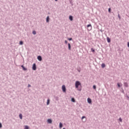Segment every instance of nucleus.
<instances>
[{
    "label": "nucleus",
    "mask_w": 129,
    "mask_h": 129,
    "mask_svg": "<svg viewBox=\"0 0 129 129\" xmlns=\"http://www.w3.org/2000/svg\"><path fill=\"white\" fill-rule=\"evenodd\" d=\"M79 86H81V83H80V82L77 81L75 83V87H76V88L78 89V90L79 91H81V90H82L81 88L78 89V87Z\"/></svg>",
    "instance_id": "1"
},
{
    "label": "nucleus",
    "mask_w": 129,
    "mask_h": 129,
    "mask_svg": "<svg viewBox=\"0 0 129 129\" xmlns=\"http://www.w3.org/2000/svg\"><path fill=\"white\" fill-rule=\"evenodd\" d=\"M87 28H88V30L89 31H91V30L92 29V26H91V24H88L87 26Z\"/></svg>",
    "instance_id": "2"
},
{
    "label": "nucleus",
    "mask_w": 129,
    "mask_h": 129,
    "mask_svg": "<svg viewBox=\"0 0 129 129\" xmlns=\"http://www.w3.org/2000/svg\"><path fill=\"white\" fill-rule=\"evenodd\" d=\"M61 88L63 92H66V87H65V85H62Z\"/></svg>",
    "instance_id": "3"
},
{
    "label": "nucleus",
    "mask_w": 129,
    "mask_h": 129,
    "mask_svg": "<svg viewBox=\"0 0 129 129\" xmlns=\"http://www.w3.org/2000/svg\"><path fill=\"white\" fill-rule=\"evenodd\" d=\"M32 69H33V70H36V63H34L33 64Z\"/></svg>",
    "instance_id": "4"
},
{
    "label": "nucleus",
    "mask_w": 129,
    "mask_h": 129,
    "mask_svg": "<svg viewBox=\"0 0 129 129\" xmlns=\"http://www.w3.org/2000/svg\"><path fill=\"white\" fill-rule=\"evenodd\" d=\"M87 101H88V103H89L90 104H91V102H92V101H91V99L89 98L87 99Z\"/></svg>",
    "instance_id": "5"
},
{
    "label": "nucleus",
    "mask_w": 129,
    "mask_h": 129,
    "mask_svg": "<svg viewBox=\"0 0 129 129\" xmlns=\"http://www.w3.org/2000/svg\"><path fill=\"white\" fill-rule=\"evenodd\" d=\"M37 59H38V60H39V61H42V56H38V57H37Z\"/></svg>",
    "instance_id": "6"
},
{
    "label": "nucleus",
    "mask_w": 129,
    "mask_h": 129,
    "mask_svg": "<svg viewBox=\"0 0 129 129\" xmlns=\"http://www.w3.org/2000/svg\"><path fill=\"white\" fill-rule=\"evenodd\" d=\"M69 19L70 20V21H73V17L72 16H70Z\"/></svg>",
    "instance_id": "7"
},
{
    "label": "nucleus",
    "mask_w": 129,
    "mask_h": 129,
    "mask_svg": "<svg viewBox=\"0 0 129 129\" xmlns=\"http://www.w3.org/2000/svg\"><path fill=\"white\" fill-rule=\"evenodd\" d=\"M124 86L125 87H128V84H127V83H124Z\"/></svg>",
    "instance_id": "8"
},
{
    "label": "nucleus",
    "mask_w": 129,
    "mask_h": 129,
    "mask_svg": "<svg viewBox=\"0 0 129 129\" xmlns=\"http://www.w3.org/2000/svg\"><path fill=\"white\" fill-rule=\"evenodd\" d=\"M47 122H48V123H52V120L50 119H48L47 120Z\"/></svg>",
    "instance_id": "9"
},
{
    "label": "nucleus",
    "mask_w": 129,
    "mask_h": 129,
    "mask_svg": "<svg viewBox=\"0 0 129 129\" xmlns=\"http://www.w3.org/2000/svg\"><path fill=\"white\" fill-rule=\"evenodd\" d=\"M107 41L108 43H110V38H109V37H107Z\"/></svg>",
    "instance_id": "10"
},
{
    "label": "nucleus",
    "mask_w": 129,
    "mask_h": 129,
    "mask_svg": "<svg viewBox=\"0 0 129 129\" xmlns=\"http://www.w3.org/2000/svg\"><path fill=\"white\" fill-rule=\"evenodd\" d=\"M69 50H71V45L70 43H68Z\"/></svg>",
    "instance_id": "11"
},
{
    "label": "nucleus",
    "mask_w": 129,
    "mask_h": 129,
    "mask_svg": "<svg viewBox=\"0 0 129 129\" xmlns=\"http://www.w3.org/2000/svg\"><path fill=\"white\" fill-rule=\"evenodd\" d=\"M19 117H20V119H23V115L22 114H20Z\"/></svg>",
    "instance_id": "12"
},
{
    "label": "nucleus",
    "mask_w": 129,
    "mask_h": 129,
    "mask_svg": "<svg viewBox=\"0 0 129 129\" xmlns=\"http://www.w3.org/2000/svg\"><path fill=\"white\" fill-rule=\"evenodd\" d=\"M63 126V124L62 123H59V128H61V127Z\"/></svg>",
    "instance_id": "13"
},
{
    "label": "nucleus",
    "mask_w": 129,
    "mask_h": 129,
    "mask_svg": "<svg viewBox=\"0 0 129 129\" xmlns=\"http://www.w3.org/2000/svg\"><path fill=\"white\" fill-rule=\"evenodd\" d=\"M49 104H50V99H47V105H49Z\"/></svg>",
    "instance_id": "14"
},
{
    "label": "nucleus",
    "mask_w": 129,
    "mask_h": 129,
    "mask_svg": "<svg viewBox=\"0 0 129 129\" xmlns=\"http://www.w3.org/2000/svg\"><path fill=\"white\" fill-rule=\"evenodd\" d=\"M102 68H104L105 67V64L102 63L101 65Z\"/></svg>",
    "instance_id": "15"
},
{
    "label": "nucleus",
    "mask_w": 129,
    "mask_h": 129,
    "mask_svg": "<svg viewBox=\"0 0 129 129\" xmlns=\"http://www.w3.org/2000/svg\"><path fill=\"white\" fill-rule=\"evenodd\" d=\"M22 68H23V70L26 71L27 69L26 68L24 67V66H21Z\"/></svg>",
    "instance_id": "16"
},
{
    "label": "nucleus",
    "mask_w": 129,
    "mask_h": 129,
    "mask_svg": "<svg viewBox=\"0 0 129 129\" xmlns=\"http://www.w3.org/2000/svg\"><path fill=\"white\" fill-rule=\"evenodd\" d=\"M71 101L72 102H75V99H74V98H72Z\"/></svg>",
    "instance_id": "17"
},
{
    "label": "nucleus",
    "mask_w": 129,
    "mask_h": 129,
    "mask_svg": "<svg viewBox=\"0 0 129 129\" xmlns=\"http://www.w3.org/2000/svg\"><path fill=\"white\" fill-rule=\"evenodd\" d=\"M46 22L47 23H49V16H48L46 18Z\"/></svg>",
    "instance_id": "18"
},
{
    "label": "nucleus",
    "mask_w": 129,
    "mask_h": 129,
    "mask_svg": "<svg viewBox=\"0 0 129 129\" xmlns=\"http://www.w3.org/2000/svg\"><path fill=\"white\" fill-rule=\"evenodd\" d=\"M20 45H23V44H24V42L22 41H20V43H19Z\"/></svg>",
    "instance_id": "19"
},
{
    "label": "nucleus",
    "mask_w": 129,
    "mask_h": 129,
    "mask_svg": "<svg viewBox=\"0 0 129 129\" xmlns=\"http://www.w3.org/2000/svg\"><path fill=\"white\" fill-rule=\"evenodd\" d=\"M119 120L120 121V122H122V119H121V118H119Z\"/></svg>",
    "instance_id": "20"
},
{
    "label": "nucleus",
    "mask_w": 129,
    "mask_h": 129,
    "mask_svg": "<svg viewBox=\"0 0 129 129\" xmlns=\"http://www.w3.org/2000/svg\"><path fill=\"white\" fill-rule=\"evenodd\" d=\"M25 129H29V126H25Z\"/></svg>",
    "instance_id": "21"
},
{
    "label": "nucleus",
    "mask_w": 129,
    "mask_h": 129,
    "mask_svg": "<svg viewBox=\"0 0 129 129\" xmlns=\"http://www.w3.org/2000/svg\"><path fill=\"white\" fill-rule=\"evenodd\" d=\"M93 88L94 89H96V86H95V85H94L93 86Z\"/></svg>",
    "instance_id": "22"
},
{
    "label": "nucleus",
    "mask_w": 129,
    "mask_h": 129,
    "mask_svg": "<svg viewBox=\"0 0 129 129\" xmlns=\"http://www.w3.org/2000/svg\"><path fill=\"white\" fill-rule=\"evenodd\" d=\"M32 33L33 35H36V31L34 30Z\"/></svg>",
    "instance_id": "23"
},
{
    "label": "nucleus",
    "mask_w": 129,
    "mask_h": 129,
    "mask_svg": "<svg viewBox=\"0 0 129 129\" xmlns=\"http://www.w3.org/2000/svg\"><path fill=\"white\" fill-rule=\"evenodd\" d=\"M110 11H111V9L110 8H109L108 9L109 13H110Z\"/></svg>",
    "instance_id": "24"
},
{
    "label": "nucleus",
    "mask_w": 129,
    "mask_h": 129,
    "mask_svg": "<svg viewBox=\"0 0 129 129\" xmlns=\"http://www.w3.org/2000/svg\"><path fill=\"white\" fill-rule=\"evenodd\" d=\"M118 17L119 18V20H120V15H119V14L118 15Z\"/></svg>",
    "instance_id": "25"
},
{
    "label": "nucleus",
    "mask_w": 129,
    "mask_h": 129,
    "mask_svg": "<svg viewBox=\"0 0 129 129\" xmlns=\"http://www.w3.org/2000/svg\"><path fill=\"white\" fill-rule=\"evenodd\" d=\"M68 40H69V41H72V38H68Z\"/></svg>",
    "instance_id": "26"
},
{
    "label": "nucleus",
    "mask_w": 129,
    "mask_h": 129,
    "mask_svg": "<svg viewBox=\"0 0 129 129\" xmlns=\"http://www.w3.org/2000/svg\"><path fill=\"white\" fill-rule=\"evenodd\" d=\"M117 86H118V87H120V85H119V83L117 84Z\"/></svg>",
    "instance_id": "27"
},
{
    "label": "nucleus",
    "mask_w": 129,
    "mask_h": 129,
    "mask_svg": "<svg viewBox=\"0 0 129 129\" xmlns=\"http://www.w3.org/2000/svg\"><path fill=\"white\" fill-rule=\"evenodd\" d=\"M2 123H0V128H2Z\"/></svg>",
    "instance_id": "28"
},
{
    "label": "nucleus",
    "mask_w": 129,
    "mask_h": 129,
    "mask_svg": "<svg viewBox=\"0 0 129 129\" xmlns=\"http://www.w3.org/2000/svg\"><path fill=\"white\" fill-rule=\"evenodd\" d=\"M83 118H85V116H83L82 117V119H83Z\"/></svg>",
    "instance_id": "29"
},
{
    "label": "nucleus",
    "mask_w": 129,
    "mask_h": 129,
    "mask_svg": "<svg viewBox=\"0 0 129 129\" xmlns=\"http://www.w3.org/2000/svg\"><path fill=\"white\" fill-rule=\"evenodd\" d=\"M64 42H65V43H66V44H67V43H68V42H67V40H65Z\"/></svg>",
    "instance_id": "30"
},
{
    "label": "nucleus",
    "mask_w": 129,
    "mask_h": 129,
    "mask_svg": "<svg viewBox=\"0 0 129 129\" xmlns=\"http://www.w3.org/2000/svg\"><path fill=\"white\" fill-rule=\"evenodd\" d=\"M28 87H31V85H28Z\"/></svg>",
    "instance_id": "31"
},
{
    "label": "nucleus",
    "mask_w": 129,
    "mask_h": 129,
    "mask_svg": "<svg viewBox=\"0 0 129 129\" xmlns=\"http://www.w3.org/2000/svg\"><path fill=\"white\" fill-rule=\"evenodd\" d=\"M127 46L129 47V42H128V43H127Z\"/></svg>",
    "instance_id": "32"
},
{
    "label": "nucleus",
    "mask_w": 129,
    "mask_h": 129,
    "mask_svg": "<svg viewBox=\"0 0 129 129\" xmlns=\"http://www.w3.org/2000/svg\"><path fill=\"white\" fill-rule=\"evenodd\" d=\"M55 2H57L58 0H55Z\"/></svg>",
    "instance_id": "33"
},
{
    "label": "nucleus",
    "mask_w": 129,
    "mask_h": 129,
    "mask_svg": "<svg viewBox=\"0 0 129 129\" xmlns=\"http://www.w3.org/2000/svg\"><path fill=\"white\" fill-rule=\"evenodd\" d=\"M93 52H94V50H93Z\"/></svg>",
    "instance_id": "34"
}]
</instances>
